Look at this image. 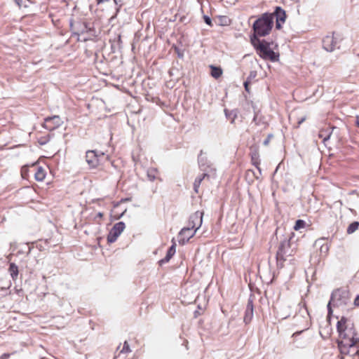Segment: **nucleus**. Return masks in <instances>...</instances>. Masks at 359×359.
<instances>
[{
    "label": "nucleus",
    "instance_id": "obj_39",
    "mask_svg": "<svg viewBox=\"0 0 359 359\" xmlns=\"http://www.w3.org/2000/svg\"><path fill=\"white\" fill-rule=\"evenodd\" d=\"M319 242L318 241H316V243H315V245L317 246L318 245Z\"/></svg>",
    "mask_w": 359,
    "mask_h": 359
},
{
    "label": "nucleus",
    "instance_id": "obj_20",
    "mask_svg": "<svg viewBox=\"0 0 359 359\" xmlns=\"http://www.w3.org/2000/svg\"><path fill=\"white\" fill-rule=\"evenodd\" d=\"M157 170L156 168H149L147 170V177L150 181H154L156 178Z\"/></svg>",
    "mask_w": 359,
    "mask_h": 359
},
{
    "label": "nucleus",
    "instance_id": "obj_10",
    "mask_svg": "<svg viewBox=\"0 0 359 359\" xmlns=\"http://www.w3.org/2000/svg\"><path fill=\"white\" fill-rule=\"evenodd\" d=\"M196 232V229L194 230L190 227L183 228L179 233V243L181 245H184L189 240L192 238Z\"/></svg>",
    "mask_w": 359,
    "mask_h": 359
},
{
    "label": "nucleus",
    "instance_id": "obj_24",
    "mask_svg": "<svg viewBox=\"0 0 359 359\" xmlns=\"http://www.w3.org/2000/svg\"><path fill=\"white\" fill-rule=\"evenodd\" d=\"M130 351H131V350L130 348L129 344H128L127 341H125L124 344H123V347L121 350L120 353H128V352H130Z\"/></svg>",
    "mask_w": 359,
    "mask_h": 359
},
{
    "label": "nucleus",
    "instance_id": "obj_19",
    "mask_svg": "<svg viewBox=\"0 0 359 359\" xmlns=\"http://www.w3.org/2000/svg\"><path fill=\"white\" fill-rule=\"evenodd\" d=\"M359 227L358 222H353L347 228V233L351 234L354 233Z\"/></svg>",
    "mask_w": 359,
    "mask_h": 359
},
{
    "label": "nucleus",
    "instance_id": "obj_27",
    "mask_svg": "<svg viewBox=\"0 0 359 359\" xmlns=\"http://www.w3.org/2000/svg\"><path fill=\"white\" fill-rule=\"evenodd\" d=\"M203 19L207 25L212 26V20L210 17H208V15H204Z\"/></svg>",
    "mask_w": 359,
    "mask_h": 359
},
{
    "label": "nucleus",
    "instance_id": "obj_34",
    "mask_svg": "<svg viewBox=\"0 0 359 359\" xmlns=\"http://www.w3.org/2000/svg\"><path fill=\"white\" fill-rule=\"evenodd\" d=\"M97 1L98 4H102V3H104V2H108L110 0H97Z\"/></svg>",
    "mask_w": 359,
    "mask_h": 359
},
{
    "label": "nucleus",
    "instance_id": "obj_28",
    "mask_svg": "<svg viewBox=\"0 0 359 359\" xmlns=\"http://www.w3.org/2000/svg\"><path fill=\"white\" fill-rule=\"evenodd\" d=\"M271 137L272 135H269L268 137L263 142L264 145L267 146L269 144Z\"/></svg>",
    "mask_w": 359,
    "mask_h": 359
},
{
    "label": "nucleus",
    "instance_id": "obj_32",
    "mask_svg": "<svg viewBox=\"0 0 359 359\" xmlns=\"http://www.w3.org/2000/svg\"><path fill=\"white\" fill-rule=\"evenodd\" d=\"M306 120V117H302L298 121V125L302 124Z\"/></svg>",
    "mask_w": 359,
    "mask_h": 359
},
{
    "label": "nucleus",
    "instance_id": "obj_21",
    "mask_svg": "<svg viewBox=\"0 0 359 359\" xmlns=\"http://www.w3.org/2000/svg\"><path fill=\"white\" fill-rule=\"evenodd\" d=\"M329 251V247L327 243L320 245V253L321 257H325Z\"/></svg>",
    "mask_w": 359,
    "mask_h": 359
},
{
    "label": "nucleus",
    "instance_id": "obj_30",
    "mask_svg": "<svg viewBox=\"0 0 359 359\" xmlns=\"http://www.w3.org/2000/svg\"><path fill=\"white\" fill-rule=\"evenodd\" d=\"M27 170V168H25V167H23V168H22V177H23V178H25V177H25V175H26Z\"/></svg>",
    "mask_w": 359,
    "mask_h": 359
},
{
    "label": "nucleus",
    "instance_id": "obj_2",
    "mask_svg": "<svg viewBox=\"0 0 359 359\" xmlns=\"http://www.w3.org/2000/svg\"><path fill=\"white\" fill-rule=\"evenodd\" d=\"M251 43L256 48L258 55L264 60H270L272 62L278 60L279 55L276 53L269 47V43L260 41L256 36L250 37Z\"/></svg>",
    "mask_w": 359,
    "mask_h": 359
},
{
    "label": "nucleus",
    "instance_id": "obj_7",
    "mask_svg": "<svg viewBox=\"0 0 359 359\" xmlns=\"http://www.w3.org/2000/svg\"><path fill=\"white\" fill-rule=\"evenodd\" d=\"M104 158V153L94 150L88 151L86 154V161L90 168H96Z\"/></svg>",
    "mask_w": 359,
    "mask_h": 359
},
{
    "label": "nucleus",
    "instance_id": "obj_25",
    "mask_svg": "<svg viewBox=\"0 0 359 359\" xmlns=\"http://www.w3.org/2000/svg\"><path fill=\"white\" fill-rule=\"evenodd\" d=\"M324 132L322 131L319 133V137L323 139V142L325 143L330 137V133L325 135Z\"/></svg>",
    "mask_w": 359,
    "mask_h": 359
},
{
    "label": "nucleus",
    "instance_id": "obj_26",
    "mask_svg": "<svg viewBox=\"0 0 359 359\" xmlns=\"http://www.w3.org/2000/svg\"><path fill=\"white\" fill-rule=\"evenodd\" d=\"M113 1L114 3V4L116 6H117V8H116V12H118L120 8L121 7V6L123 4V1L122 0H113Z\"/></svg>",
    "mask_w": 359,
    "mask_h": 359
},
{
    "label": "nucleus",
    "instance_id": "obj_8",
    "mask_svg": "<svg viewBox=\"0 0 359 359\" xmlns=\"http://www.w3.org/2000/svg\"><path fill=\"white\" fill-rule=\"evenodd\" d=\"M125 227V223L123 222H119L115 224L107 236L108 243H112L115 242L117 240L118 237L123 231Z\"/></svg>",
    "mask_w": 359,
    "mask_h": 359
},
{
    "label": "nucleus",
    "instance_id": "obj_13",
    "mask_svg": "<svg viewBox=\"0 0 359 359\" xmlns=\"http://www.w3.org/2000/svg\"><path fill=\"white\" fill-rule=\"evenodd\" d=\"M253 317V303L251 299H248L246 310L244 316V322L248 323L251 321Z\"/></svg>",
    "mask_w": 359,
    "mask_h": 359
},
{
    "label": "nucleus",
    "instance_id": "obj_4",
    "mask_svg": "<svg viewBox=\"0 0 359 359\" xmlns=\"http://www.w3.org/2000/svg\"><path fill=\"white\" fill-rule=\"evenodd\" d=\"M349 302L348 293L346 290L337 289L331 295V299L327 304L328 314L332 313V306L344 307Z\"/></svg>",
    "mask_w": 359,
    "mask_h": 359
},
{
    "label": "nucleus",
    "instance_id": "obj_35",
    "mask_svg": "<svg viewBox=\"0 0 359 359\" xmlns=\"http://www.w3.org/2000/svg\"><path fill=\"white\" fill-rule=\"evenodd\" d=\"M103 216V214L102 212H98L97 215V217L99 218H102Z\"/></svg>",
    "mask_w": 359,
    "mask_h": 359
},
{
    "label": "nucleus",
    "instance_id": "obj_38",
    "mask_svg": "<svg viewBox=\"0 0 359 359\" xmlns=\"http://www.w3.org/2000/svg\"><path fill=\"white\" fill-rule=\"evenodd\" d=\"M127 201H128V199L125 198V199H121L120 202L123 203V202H127Z\"/></svg>",
    "mask_w": 359,
    "mask_h": 359
},
{
    "label": "nucleus",
    "instance_id": "obj_15",
    "mask_svg": "<svg viewBox=\"0 0 359 359\" xmlns=\"http://www.w3.org/2000/svg\"><path fill=\"white\" fill-rule=\"evenodd\" d=\"M205 178H209V175L207 174V173H203L202 175V176H200V177H198L196 180H195V182L194 183V191L197 193L198 191V188L200 187V184L201 183V182L205 179Z\"/></svg>",
    "mask_w": 359,
    "mask_h": 359
},
{
    "label": "nucleus",
    "instance_id": "obj_14",
    "mask_svg": "<svg viewBox=\"0 0 359 359\" xmlns=\"http://www.w3.org/2000/svg\"><path fill=\"white\" fill-rule=\"evenodd\" d=\"M172 245L168 249L167 254L165 257L159 261V263L161 265L163 264L167 263L170 261V259L172 258V257L175 255L176 250V243L174 242V239H172Z\"/></svg>",
    "mask_w": 359,
    "mask_h": 359
},
{
    "label": "nucleus",
    "instance_id": "obj_3",
    "mask_svg": "<svg viewBox=\"0 0 359 359\" xmlns=\"http://www.w3.org/2000/svg\"><path fill=\"white\" fill-rule=\"evenodd\" d=\"M273 15L265 13L262 18L257 19L253 24L254 34L252 36H265L268 35L272 28Z\"/></svg>",
    "mask_w": 359,
    "mask_h": 359
},
{
    "label": "nucleus",
    "instance_id": "obj_18",
    "mask_svg": "<svg viewBox=\"0 0 359 359\" xmlns=\"http://www.w3.org/2000/svg\"><path fill=\"white\" fill-rule=\"evenodd\" d=\"M211 69V76L215 79L219 78L222 74V70L219 67H215L213 65H210Z\"/></svg>",
    "mask_w": 359,
    "mask_h": 359
},
{
    "label": "nucleus",
    "instance_id": "obj_31",
    "mask_svg": "<svg viewBox=\"0 0 359 359\" xmlns=\"http://www.w3.org/2000/svg\"><path fill=\"white\" fill-rule=\"evenodd\" d=\"M354 304L356 306H359V295H358L355 300H354Z\"/></svg>",
    "mask_w": 359,
    "mask_h": 359
},
{
    "label": "nucleus",
    "instance_id": "obj_36",
    "mask_svg": "<svg viewBox=\"0 0 359 359\" xmlns=\"http://www.w3.org/2000/svg\"><path fill=\"white\" fill-rule=\"evenodd\" d=\"M355 125L359 127V117L357 118L356 121H355Z\"/></svg>",
    "mask_w": 359,
    "mask_h": 359
},
{
    "label": "nucleus",
    "instance_id": "obj_17",
    "mask_svg": "<svg viewBox=\"0 0 359 359\" xmlns=\"http://www.w3.org/2000/svg\"><path fill=\"white\" fill-rule=\"evenodd\" d=\"M9 272L13 280L16 279L18 276V267L14 263H11L9 266Z\"/></svg>",
    "mask_w": 359,
    "mask_h": 359
},
{
    "label": "nucleus",
    "instance_id": "obj_33",
    "mask_svg": "<svg viewBox=\"0 0 359 359\" xmlns=\"http://www.w3.org/2000/svg\"><path fill=\"white\" fill-rule=\"evenodd\" d=\"M244 86H245V90L246 91H249V90H248V81H245L244 83Z\"/></svg>",
    "mask_w": 359,
    "mask_h": 359
},
{
    "label": "nucleus",
    "instance_id": "obj_40",
    "mask_svg": "<svg viewBox=\"0 0 359 359\" xmlns=\"http://www.w3.org/2000/svg\"><path fill=\"white\" fill-rule=\"evenodd\" d=\"M358 55H359V54H358Z\"/></svg>",
    "mask_w": 359,
    "mask_h": 359
},
{
    "label": "nucleus",
    "instance_id": "obj_16",
    "mask_svg": "<svg viewBox=\"0 0 359 359\" xmlns=\"http://www.w3.org/2000/svg\"><path fill=\"white\" fill-rule=\"evenodd\" d=\"M34 177L36 180L39 182L43 181L46 177V172L44 169L41 167L37 168V170L34 173Z\"/></svg>",
    "mask_w": 359,
    "mask_h": 359
},
{
    "label": "nucleus",
    "instance_id": "obj_22",
    "mask_svg": "<svg viewBox=\"0 0 359 359\" xmlns=\"http://www.w3.org/2000/svg\"><path fill=\"white\" fill-rule=\"evenodd\" d=\"M305 226H306V222L304 220L298 219L296 221L294 229V230L298 231L301 229L304 228Z\"/></svg>",
    "mask_w": 359,
    "mask_h": 359
},
{
    "label": "nucleus",
    "instance_id": "obj_23",
    "mask_svg": "<svg viewBox=\"0 0 359 359\" xmlns=\"http://www.w3.org/2000/svg\"><path fill=\"white\" fill-rule=\"evenodd\" d=\"M15 3L18 5V6L19 8H21V7H27L28 6L25 4L27 2H28V0H14Z\"/></svg>",
    "mask_w": 359,
    "mask_h": 359
},
{
    "label": "nucleus",
    "instance_id": "obj_9",
    "mask_svg": "<svg viewBox=\"0 0 359 359\" xmlns=\"http://www.w3.org/2000/svg\"><path fill=\"white\" fill-rule=\"evenodd\" d=\"M62 123L63 121L59 116H53L45 118L43 127L48 130H53Z\"/></svg>",
    "mask_w": 359,
    "mask_h": 359
},
{
    "label": "nucleus",
    "instance_id": "obj_1",
    "mask_svg": "<svg viewBox=\"0 0 359 359\" xmlns=\"http://www.w3.org/2000/svg\"><path fill=\"white\" fill-rule=\"evenodd\" d=\"M346 321L347 320L345 318H342L340 320L338 321L337 325L339 337L342 339L338 342V345L341 348L343 347H353L357 343V339L354 337V331H353L351 328L348 332H346Z\"/></svg>",
    "mask_w": 359,
    "mask_h": 359
},
{
    "label": "nucleus",
    "instance_id": "obj_12",
    "mask_svg": "<svg viewBox=\"0 0 359 359\" xmlns=\"http://www.w3.org/2000/svg\"><path fill=\"white\" fill-rule=\"evenodd\" d=\"M275 15L276 18V27L277 29H280L281 27V23H283L285 21V12L280 7H277L275 11Z\"/></svg>",
    "mask_w": 359,
    "mask_h": 359
},
{
    "label": "nucleus",
    "instance_id": "obj_11",
    "mask_svg": "<svg viewBox=\"0 0 359 359\" xmlns=\"http://www.w3.org/2000/svg\"><path fill=\"white\" fill-rule=\"evenodd\" d=\"M203 213L202 212L196 211L195 213L191 215L189 220V227L194 229L196 228L197 230L202 224V217Z\"/></svg>",
    "mask_w": 359,
    "mask_h": 359
},
{
    "label": "nucleus",
    "instance_id": "obj_29",
    "mask_svg": "<svg viewBox=\"0 0 359 359\" xmlns=\"http://www.w3.org/2000/svg\"><path fill=\"white\" fill-rule=\"evenodd\" d=\"M10 357V354L8 353H4L0 356V359H8Z\"/></svg>",
    "mask_w": 359,
    "mask_h": 359
},
{
    "label": "nucleus",
    "instance_id": "obj_37",
    "mask_svg": "<svg viewBox=\"0 0 359 359\" xmlns=\"http://www.w3.org/2000/svg\"><path fill=\"white\" fill-rule=\"evenodd\" d=\"M280 317H281L282 318H286L287 317V316H288V315H287V316H284V315H283V314H280Z\"/></svg>",
    "mask_w": 359,
    "mask_h": 359
},
{
    "label": "nucleus",
    "instance_id": "obj_6",
    "mask_svg": "<svg viewBox=\"0 0 359 359\" xmlns=\"http://www.w3.org/2000/svg\"><path fill=\"white\" fill-rule=\"evenodd\" d=\"M341 40V36L338 34L326 36L323 40V46L328 52L334 51L338 48V43Z\"/></svg>",
    "mask_w": 359,
    "mask_h": 359
},
{
    "label": "nucleus",
    "instance_id": "obj_5",
    "mask_svg": "<svg viewBox=\"0 0 359 359\" xmlns=\"http://www.w3.org/2000/svg\"><path fill=\"white\" fill-rule=\"evenodd\" d=\"M291 252L290 249V243L287 241H284L280 243V245L278 248V250L276 253V259L278 266L280 267H283L284 262L286 261L291 262L292 259H288L287 258L291 256Z\"/></svg>",
    "mask_w": 359,
    "mask_h": 359
}]
</instances>
